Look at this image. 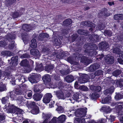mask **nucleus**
<instances>
[{"instance_id":"f257e3e1","label":"nucleus","mask_w":123,"mask_h":123,"mask_svg":"<svg viewBox=\"0 0 123 123\" xmlns=\"http://www.w3.org/2000/svg\"><path fill=\"white\" fill-rule=\"evenodd\" d=\"M87 108H81L76 111V114L77 116L81 118H76L74 121V123H85V119L82 117H85L86 115Z\"/></svg>"},{"instance_id":"f03ea898","label":"nucleus","mask_w":123,"mask_h":123,"mask_svg":"<svg viewBox=\"0 0 123 123\" xmlns=\"http://www.w3.org/2000/svg\"><path fill=\"white\" fill-rule=\"evenodd\" d=\"M114 90L115 88L114 87L111 86L104 92V94L107 96L104 99L102 100L101 101L102 103L109 104L111 100V96L112 93L114 92Z\"/></svg>"},{"instance_id":"7ed1b4c3","label":"nucleus","mask_w":123,"mask_h":123,"mask_svg":"<svg viewBox=\"0 0 123 123\" xmlns=\"http://www.w3.org/2000/svg\"><path fill=\"white\" fill-rule=\"evenodd\" d=\"M51 116V114H45L43 112L42 116L44 121L42 123H56L57 118L56 117H54L51 121H50Z\"/></svg>"},{"instance_id":"20e7f679","label":"nucleus","mask_w":123,"mask_h":123,"mask_svg":"<svg viewBox=\"0 0 123 123\" xmlns=\"http://www.w3.org/2000/svg\"><path fill=\"white\" fill-rule=\"evenodd\" d=\"M22 88L20 87V89H16L15 91L9 92L7 94V95L9 96L12 100H16L17 97L19 95L21 94V90H23L24 86H22Z\"/></svg>"},{"instance_id":"39448f33","label":"nucleus","mask_w":123,"mask_h":123,"mask_svg":"<svg viewBox=\"0 0 123 123\" xmlns=\"http://www.w3.org/2000/svg\"><path fill=\"white\" fill-rule=\"evenodd\" d=\"M15 36L14 34L8 33L6 36V38L3 41H0V47H2L6 46L7 43V41L9 42L15 39Z\"/></svg>"},{"instance_id":"423d86ee","label":"nucleus","mask_w":123,"mask_h":123,"mask_svg":"<svg viewBox=\"0 0 123 123\" xmlns=\"http://www.w3.org/2000/svg\"><path fill=\"white\" fill-rule=\"evenodd\" d=\"M28 79L29 80L31 83H36L40 79V75L37 74L33 73L30 75Z\"/></svg>"},{"instance_id":"0eeeda50","label":"nucleus","mask_w":123,"mask_h":123,"mask_svg":"<svg viewBox=\"0 0 123 123\" xmlns=\"http://www.w3.org/2000/svg\"><path fill=\"white\" fill-rule=\"evenodd\" d=\"M29 106L32 109L31 111V112L32 114L36 115L39 113V108L36 105L34 102H32L31 103H30Z\"/></svg>"},{"instance_id":"6e6552de","label":"nucleus","mask_w":123,"mask_h":123,"mask_svg":"<svg viewBox=\"0 0 123 123\" xmlns=\"http://www.w3.org/2000/svg\"><path fill=\"white\" fill-rule=\"evenodd\" d=\"M111 83L113 84V86H111L117 87H123V79L120 78L119 79L115 80H112Z\"/></svg>"},{"instance_id":"1a4fd4ad","label":"nucleus","mask_w":123,"mask_h":123,"mask_svg":"<svg viewBox=\"0 0 123 123\" xmlns=\"http://www.w3.org/2000/svg\"><path fill=\"white\" fill-rule=\"evenodd\" d=\"M93 61L90 59L88 57L83 55L80 60V62L86 66L92 63Z\"/></svg>"},{"instance_id":"9d476101","label":"nucleus","mask_w":123,"mask_h":123,"mask_svg":"<svg viewBox=\"0 0 123 123\" xmlns=\"http://www.w3.org/2000/svg\"><path fill=\"white\" fill-rule=\"evenodd\" d=\"M110 15V13H108L107 10L106 8H104L98 14V16L99 18L102 17H106Z\"/></svg>"},{"instance_id":"9b49d317","label":"nucleus","mask_w":123,"mask_h":123,"mask_svg":"<svg viewBox=\"0 0 123 123\" xmlns=\"http://www.w3.org/2000/svg\"><path fill=\"white\" fill-rule=\"evenodd\" d=\"M52 97L51 93H47L46 94L43 98V101L45 104H48L49 103Z\"/></svg>"},{"instance_id":"f8f14e48","label":"nucleus","mask_w":123,"mask_h":123,"mask_svg":"<svg viewBox=\"0 0 123 123\" xmlns=\"http://www.w3.org/2000/svg\"><path fill=\"white\" fill-rule=\"evenodd\" d=\"M89 79L88 75L85 74H82L79 79V81L81 83H84L87 82Z\"/></svg>"},{"instance_id":"ddd939ff","label":"nucleus","mask_w":123,"mask_h":123,"mask_svg":"<svg viewBox=\"0 0 123 123\" xmlns=\"http://www.w3.org/2000/svg\"><path fill=\"white\" fill-rule=\"evenodd\" d=\"M85 47L87 49H86L90 50H96L98 49V47L96 44L92 43H87Z\"/></svg>"},{"instance_id":"4468645a","label":"nucleus","mask_w":123,"mask_h":123,"mask_svg":"<svg viewBox=\"0 0 123 123\" xmlns=\"http://www.w3.org/2000/svg\"><path fill=\"white\" fill-rule=\"evenodd\" d=\"M100 65L99 63H95L91 65L89 68V70L91 72L95 71L96 70L98 69Z\"/></svg>"},{"instance_id":"2eb2a0df","label":"nucleus","mask_w":123,"mask_h":123,"mask_svg":"<svg viewBox=\"0 0 123 123\" xmlns=\"http://www.w3.org/2000/svg\"><path fill=\"white\" fill-rule=\"evenodd\" d=\"M9 96L7 95L6 97H3L2 98L1 101L2 103L4 104H8V107H7L6 105H5L4 107V109H9V108H8L9 104L10 105V103L8 102H9Z\"/></svg>"},{"instance_id":"dca6fc26","label":"nucleus","mask_w":123,"mask_h":123,"mask_svg":"<svg viewBox=\"0 0 123 123\" xmlns=\"http://www.w3.org/2000/svg\"><path fill=\"white\" fill-rule=\"evenodd\" d=\"M109 47V45L107 43L102 42L99 44V47L100 49L102 50H106Z\"/></svg>"},{"instance_id":"f3484780","label":"nucleus","mask_w":123,"mask_h":123,"mask_svg":"<svg viewBox=\"0 0 123 123\" xmlns=\"http://www.w3.org/2000/svg\"><path fill=\"white\" fill-rule=\"evenodd\" d=\"M62 90H60L56 91L55 94L57 98L59 99H62L64 100L65 97L64 95V93Z\"/></svg>"},{"instance_id":"a211bd4d","label":"nucleus","mask_w":123,"mask_h":123,"mask_svg":"<svg viewBox=\"0 0 123 123\" xmlns=\"http://www.w3.org/2000/svg\"><path fill=\"white\" fill-rule=\"evenodd\" d=\"M85 52L88 54L89 56L91 57H95L96 54L97 53V52L96 50H89L86 49L85 50Z\"/></svg>"},{"instance_id":"6ab92c4d","label":"nucleus","mask_w":123,"mask_h":123,"mask_svg":"<svg viewBox=\"0 0 123 123\" xmlns=\"http://www.w3.org/2000/svg\"><path fill=\"white\" fill-rule=\"evenodd\" d=\"M62 67L60 66L59 67V69H62L59 70L60 73L63 75H67L69 73V70L68 68H65L64 67L61 68Z\"/></svg>"},{"instance_id":"aec40b11","label":"nucleus","mask_w":123,"mask_h":123,"mask_svg":"<svg viewBox=\"0 0 123 123\" xmlns=\"http://www.w3.org/2000/svg\"><path fill=\"white\" fill-rule=\"evenodd\" d=\"M21 66H23L25 68H30V65L29 64V62L27 60L25 59L22 61L20 63Z\"/></svg>"},{"instance_id":"412c9836","label":"nucleus","mask_w":123,"mask_h":123,"mask_svg":"<svg viewBox=\"0 0 123 123\" xmlns=\"http://www.w3.org/2000/svg\"><path fill=\"white\" fill-rule=\"evenodd\" d=\"M42 80L44 83L48 84L51 81V78L49 75L46 74L43 76L42 77Z\"/></svg>"},{"instance_id":"4be33fe9","label":"nucleus","mask_w":123,"mask_h":123,"mask_svg":"<svg viewBox=\"0 0 123 123\" xmlns=\"http://www.w3.org/2000/svg\"><path fill=\"white\" fill-rule=\"evenodd\" d=\"M43 96V95L40 93H35L33 96V98L36 101L40 100Z\"/></svg>"},{"instance_id":"5701e85b","label":"nucleus","mask_w":123,"mask_h":123,"mask_svg":"<svg viewBox=\"0 0 123 123\" xmlns=\"http://www.w3.org/2000/svg\"><path fill=\"white\" fill-rule=\"evenodd\" d=\"M90 89L93 91L98 92L101 90V87L99 86H96L93 85H91L90 86Z\"/></svg>"},{"instance_id":"b1692460","label":"nucleus","mask_w":123,"mask_h":123,"mask_svg":"<svg viewBox=\"0 0 123 123\" xmlns=\"http://www.w3.org/2000/svg\"><path fill=\"white\" fill-rule=\"evenodd\" d=\"M105 61L108 64H112L114 62V57L112 56L107 57L105 59Z\"/></svg>"},{"instance_id":"393cba45","label":"nucleus","mask_w":123,"mask_h":123,"mask_svg":"<svg viewBox=\"0 0 123 123\" xmlns=\"http://www.w3.org/2000/svg\"><path fill=\"white\" fill-rule=\"evenodd\" d=\"M89 96L91 99L95 100L98 98L99 97V96L98 93L93 92L90 93L89 95Z\"/></svg>"},{"instance_id":"a878e982","label":"nucleus","mask_w":123,"mask_h":123,"mask_svg":"<svg viewBox=\"0 0 123 123\" xmlns=\"http://www.w3.org/2000/svg\"><path fill=\"white\" fill-rule=\"evenodd\" d=\"M82 24L84 26H86L88 27H93L95 28V26L93 23L88 21H86L82 22Z\"/></svg>"},{"instance_id":"bb28decb","label":"nucleus","mask_w":123,"mask_h":123,"mask_svg":"<svg viewBox=\"0 0 123 123\" xmlns=\"http://www.w3.org/2000/svg\"><path fill=\"white\" fill-rule=\"evenodd\" d=\"M72 23V20L70 18L66 19L63 22V25L65 26H67L70 25Z\"/></svg>"},{"instance_id":"cd10ccee","label":"nucleus","mask_w":123,"mask_h":123,"mask_svg":"<svg viewBox=\"0 0 123 123\" xmlns=\"http://www.w3.org/2000/svg\"><path fill=\"white\" fill-rule=\"evenodd\" d=\"M104 56V55L103 54H99L97 56L92 58V60L94 62H98L101 60Z\"/></svg>"},{"instance_id":"c85d7f7f","label":"nucleus","mask_w":123,"mask_h":123,"mask_svg":"<svg viewBox=\"0 0 123 123\" xmlns=\"http://www.w3.org/2000/svg\"><path fill=\"white\" fill-rule=\"evenodd\" d=\"M49 37V35L46 33H41L39 35L38 38L39 40L43 41L45 38H48Z\"/></svg>"},{"instance_id":"c756f323","label":"nucleus","mask_w":123,"mask_h":123,"mask_svg":"<svg viewBox=\"0 0 123 123\" xmlns=\"http://www.w3.org/2000/svg\"><path fill=\"white\" fill-rule=\"evenodd\" d=\"M30 53L31 55L35 57H38L39 55V52L37 49H31L30 50Z\"/></svg>"},{"instance_id":"7c9ffc66","label":"nucleus","mask_w":123,"mask_h":123,"mask_svg":"<svg viewBox=\"0 0 123 123\" xmlns=\"http://www.w3.org/2000/svg\"><path fill=\"white\" fill-rule=\"evenodd\" d=\"M101 109L104 112L106 113H110L112 110L110 107L107 106L102 107Z\"/></svg>"},{"instance_id":"2f4dec72","label":"nucleus","mask_w":123,"mask_h":123,"mask_svg":"<svg viewBox=\"0 0 123 123\" xmlns=\"http://www.w3.org/2000/svg\"><path fill=\"white\" fill-rule=\"evenodd\" d=\"M77 32L80 35H82L85 36H87L88 34V32L87 31L82 29L78 30Z\"/></svg>"},{"instance_id":"473e14b6","label":"nucleus","mask_w":123,"mask_h":123,"mask_svg":"<svg viewBox=\"0 0 123 123\" xmlns=\"http://www.w3.org/2000/svg\"><path fill=\"white\" fill-rule=\"evenodd\" d=\"M55 45L56 46H59L62 43L60 40L59 38H55V37H53L52 39Z\"/></svg>"},{"instance_id":"72a5a7b5","label":"nucleus","mask_w":123,"mask_h":123,"mask_svg":"<svg viewBox=\"0 0 123 123\" xmlns=\"http://www.w3.org/2000/svg\"><path fill=\"white\" fill-rule=\"evenodd\" d=\"M65 80L67 82L71 83L74 80V77L72 75H68L65 78Z\"/></svg>"},{"instance_id":"f704fd0d","label":"nucleus","mask_w":123,"mask_h":123,"mask_svg":"<svg viewBox=\"0 0 123 123\" xmlns=\"http://www.w3.org/2000/svg\"><path fill=\"white\" fill-rule=\"evenodd\" d=\"M22 28L23 30L26 31H29L31 30V26L26 24H23L22 26Z\"/></svg>"},{"instance_id":"c9c22d12","label":"nucleus","mask_w":123,"mask_h":123,"mask_svg":"<svg viewBox=\"0 0 123 123\" xmlns=\"http://www.w3.org/2000/svg\"><path fill=\"white\" fill-rule=\"evenodd\" d=\"M54 65H49L45 67V70L48 72H50L54 69Z\"/></svg>"},{"instance_id":"e433bc0d","label":"nucleus","mask_w":123,"mask_h":123,"mask_svg":"<svg viewBox=\"0 0 123 123\" xmlns=\"http://www.w3.org/2000/svg\"><path fill=\"white\" fill-rule=\"evenodd\" d=\"M21 36L22 39L24 43H26L28 40V35L26 33H22L21 34Z\"/></svg>"},{"instance_id":"4c0bfd02","label":"nucleus","mask_w":123,"mask_h":123,"mask_svg":"<svg viewBox=\"0 0 123 123\" xmlns=\"http://www.w3.org/2000/svg\"><path fill=\"white\" fill-rule=\"evenodd\" d=\"M16 0H6L5 4L7 7L11 6L14 3Z\"/></svg>"},{"instance_id":"58836bf2","label":"nucleus","mask_w":123,"mask_h":123,"mask_svg":"<svg viewBox=\"0 0 123 123\" xmlns=\"http://www.w3.org/2000/svg\"><path fill=\"white\" fill-rule=\"evenodd\" d=\"M43 69V65L41 64H37L36 65L35 70L37 71H42Z\"/></svg>"},{"instance_id":"ea45409f","label":"nucleus","mask_w":123,"mask_h":123,"mask_svg":"<svg viewBox=\"0 0 123 123\" xmlns=\"http://www.w3.org/2000/svg\"><path fill=\"white\" fill-rule=\"evenodd\" d=\"M65 115H63L59 116L57 118V120L61 123H63L66 120Z\"/></svg>"},{"instance_id":"a19ab883","label":"nucleus","mask_w":123,"mask_h":123,"mask_svg":"<svg viewBox=\"0 0 123 123\" xmlns=\"http://www.w3.org/2000/svg\"><path fill=\"white\" fill-rule=\"evenodd\" d=\"M114 20L119 21V20L123 19V14H117L114 16Z\"/></svg>"},{"instance_id":"79ce46f5","label":"nucleus","mask_w":123,"mask_h":123,"mask_svg":"<svg viewBox=\"0 0 123 123\" xmlns=\"http://www.w3.org/2000/svg\"><path fill=\"white\" fill-rule=\"evenodd\" d=\"M31 43L30 45V46L32 48H35L37 46V44L36 40L35 39H32L31 41Z\"/></svg>"},{"instance_id":"37998d69","label":"nucleus","mask_w":123,"mask_h":123,"mask_svg":"<svg viewBox=\"0 0 123 123\" xmlns=\"http://www.w3.org/2000/svg\"><path fill=\"white\" fill-rule=\"evenodd\" d=\"M120 103L121 105H117V106H116V111L117 113H119L122 111L123 108V102Z\"/></svg>"},{"instance_id":"c03bdc74","label":"nucleus","mask_w":123,"mask_h":123,"mask_svg":"<svg viewBox=\"0 0 123 123\" xmlns=\"http://www.w3.org/2000/svg\"><path fill=\"white\" fill-rule=\"evenodd\" d=\"M81 97V95L80 94H79L78 93H76L73 95V98L76 101H80L81 99H80Z\"/></svg>"},{"instance_id":"a18cd8bd","label":"nucleus","mask_w":123,"mask_h":123,"mask_svg":"<svg viewBox=\"0 0 123 123\" xmlns=\"http://www.w3.org/2000/svg\"><path fill=\"white\" fill-rule=\"evenodd\" d=\"M71 41L72 42L74 41L77 42V39L79 37V35L77 34H73L71 36Z\"/></svg>"},{"instance_id":"49530a36","label":"nucleus","mask_w":123,"mask_h":123,"mask_svg":"<svg viewBox=\"0 0 123 123\" xmlns=\"http://www.w3.org/2000/svg\"><path fill=\"white\" fill-rule=\"evenodd\" d=\"M104 34L105 36H108L110 37L113 35V33L112 31L109 30H105L104 32Z\"/></svg>"},{"instance_id":"de8ad7c7","label":"nucleus","mask_w":123,"mask_h":123,"mask_svg":"<svg viewBox=\"0 0 123 123\" xmlns=\"http://www.w3.org/2000/svg\"><path fill=\"white\" fill-rule=\"evenodd\" d=\"M66 84L63 83L62 81H60L58 83L57 85V86L60 90H63V88L65 86Z\"/></svg>"},{"instance_id":"09e8293b","label":"nucleus","mask_w":123,"mask_h":123,"mask_svg":"<svg viewBox=\"0 0 123 123\" xmlns=\"http://www.w3.org/2000/svg\"><path fill=\"white\" fill-rule=\"evenodd\" d=\"M77 42L79 44H82L85 42V38L83 37H80L77 39Z\"/></svg>"},{"instance_id":"8fccbe9b","label":"nucleus","mask_w":123,"mask_h":123,"mask_svg":"<svg viewBox=\"0 0 123 123\" xmlns=\"http://www.w3.org/2000/svg\"><path fill=\"white\" fill-rule=\"evenodd\" d=\"M41 86L40 85H36L34 86V91L35 92H39V93H41L42 91L40 90V89H39V88Z\"/></svg>"},{"instance_id":"3c124183","label":"nucleus","mask_w":123,"mask_h":123,"mask_svg":"<svg viewBox=\"0 0 123 123\" xmlns=\"http://www.w3.org/2000/svg\"><path fill=\"white\" fill-rule=\"evenodd\" d=\"M103 72L101 70H98L96 71L94 74L95 76H99L100 77L103 76Z\"/></svg>"},{"instance_id":"603ef678","label":"nucleus","mask_w":123,"mask_h":123,"mask_svg":"<svg viewBox=\"0 0 123 123\" xmlns=\"http://www.w3.org/2000/svg\"><path fill=\"white\" fill-rule=\"evenodd\" d=\"M115 98L116 100H120L123 98V95L120 93H118L115 96Z\"/></svg>"},{"instance_id":"864d4df0","label":"nucleus","mask_w":123,"mask_h":123,"mask_svg":"<svg viewBox=\"0 0 123 123\" xmlns=\"http://www.w3.org/2000/svg\"><path fill=\"white\" fill-rule=\"evenodd\" d=\"M15 109L16 111V113L17 114H23L24 111L23 110L17 107H16L15 108Z\"/></svg>"},{"instance_id":"5fc2aeb1","label":"nucleus","mask_w":123,"mask_h":123,"mask_svg":"<svg viewBox=\"0 0 123 123\" xmlns=\"http://www.w3.org/2000/svg\"><path fill=\"white\" fill-rule=\"evenodd\" d=\"M112 51L114 53L119 54L120 53V52H121V50L119 48L116 47L113 49L112 50Z\"/></svg>"},{"instance_id":"6e6d98bb","label":"nucleus","mask_w":123,"mask_h":123,"mask_svg":"<svg viewBox=\"0 0 123 123\" xmlns=\"http://www.w3.org/2000/svg\"><path fill=\"white\" fill-rule=\"evenodd\" d=\"M25 8L21 7L20 8L19 10L18 11V12L19 13L20 16H21L25 13Z\"/></svg>"},{"instance_id":"4d7b16f0","label":"nucleus","mask_w":123,"mask_h":123,"mask_svg":"<svg viewBox=\"0 0 123 123\" xmlns=\"http://www.w3.org/2000/svg\"><path fill=\"white\" fill-rule=\"evenodd\" d=\"M121 73V71L119 70H117L114 71L113 72V74L115 77H117Z\"/></svg>"},{"instance_id":"13d9d810","label":"nucleus","mask_w":123,"mask_h":123,"mask_svg":"<svg viewBox=\"0 0 123 123\" xmlns=\"http://www.w3.org/2000/svg\"><path fill=\"white\" fill-rule=\"evenodd\" d=\"M18 79L19 82H21L22 83H24L26 81L25 78L23 76L19 77Z\"/></svg>"},{"instance_id":"bf43d9fd","label":"nucleus","mask_w":123,"mask_h":123,"mask_svg":"<svg viewBox=\"0 0 123 123\" xmlns=\"http://www.w3.org/2000/svg\"><path fill=\"white\" fill-rule=\"evenodd\" d=\"M18 62H16L15 61H11V62L9 63V65L11 66V68L12 67H15V66L18 64Z\"/></svg>"},{"instance_id":"052dcab7","label":"nucleus","mask_w":123,"mask_h":123,"mask_svg":"<svg viewBox=\"0 0 123 123\" xmlns=\"http://www.w3.org/2000/svg\"><path fill=\"white\" fill-rule=\"evenodd\" d=\"M21 58H29L30 57V55L27 53H25L22 54L21 55Z\"/></svg>"},{"instance_id":"680f3d73","label":"nucleus","mask_w":123,"mask_h":123,"mask_svg":"<svg viewBox=\"0 0 123 123\" xmlns=\"http://www.w3.org/2000/svg\"><path fill=\"white\" fill-rule=\"evenodd\" d=\"M74 57L76 59H79L80 58L81 59L82 57H83V55L81 54H79L78 53H76L74 55Z\"/></svg>"},{"instance_id":"e2e57ef3","label":"nucleus","mask_w":123,"mask_h":123,"mask_svg":"<svg viewBox=\"0 0 123 123\" xmlns=\"http://www.w3.org/2000/svg\"><path fill=\"white\" fill-rule=\"evenodd\" d=\"M105 25L103 23H102L101 24H98V28L100 30H103L105 29Z\"/></svg>"},{"instance_id":"0e129e2a","label":"nucleus","mask_w":123,"mask_h":123,"mask_svg":"<svg viewBox=\"0 0 123 123\" xmlns=\"http://www.w3.org/2000/svg\"><path fill=\"white\" fill-rule=\"evenodd\" d=\"M20 15L19 13L17 12H14L12 14V17L13 18H18Z\"/></svg>"},{"instance_id":"69168bd1","label":"nucleus","mask_w":123,"mask_h":123,"mask_svg":"<svg viewBox=\"0 0 123 123\" xmlns=\"http://www.w3.org/2000/svg\"><path fill=\"white\" fill-rule=\"evenodd\" d=\"M5 116L3 112L0 113V120L2 121L5 119Z\"/></svg>"},{"instance_id":"338daca9","label":"nucleus","mask_w":123,"mask_h":123,"mask_svg":"<svg viewBox=\"0 0 123 123\" xmlns=\"http://www.w3.org/2000/svg\"><path fill=\"white\" fill-rule=\"evenodd\" d=\"M57 111L59 113L63 112L64 111V109L61 106H58L56 109Z\"/></svg>"},{"instance_id":"774afa93","label":"nucleus","mask_w":123,"mask_h":123,"mask_svg":"<svg viewBox=\"0 0 123 123\" xmlns=\"http://www.w3.org/2000/svg\"><path fill=\"white\" fill-rule=\"evenodd\" d=\"M15 42L13 41H12L11 42V43L9 44V47L10 49H12L14 48L15 46Z\"/></svg>"}]
</instances>
